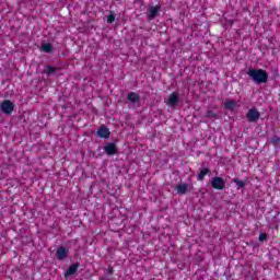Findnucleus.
<instances>
[{
	"label": "nucleus",
	"mask_w": 280,
	"mask_h": 280,
	"mask_svg": "<svg viewBox=\"0 0 280 280\" xmlns=\"http://www.w3.org/2000/svg\"><path fill=\"white\" fill-rule=\"evenodd\" d=\"M247 75L255 82V84H267L269 74L264 69H249Z\"/></svg>",
	"instance_id": "obj_1"
},
{
	"label": "nucleus",
	"mask_w": 280,
	"mask_h": 280,
	"mask_svg": "<svg viewBox=\"0 0 280 280\" xmlns=\"http://www.w3.org/2000/svg\"><path fill=\"white\" fill-rule=\"evenodd\" d=\"M212 189H217L218 191H222V189H226V180L222 177H212L211 179Z\"/></svg>",
	"instance_id": "obj_2"
},
{
	"label": "nucleus",
	"mask_w": 280,
	"mask_h": 280,
	"mask_svg": "<svg viewBox=\"0 0 280 280\" xmlns=\"http://www.w3.org/2000/svg\"><path fill=\"white\" fill-rule=\"evenodd\" d=\"M0 110L4 115H12V113H14V103H12L10 100L2 101L0 104Z\"/></svg>",
	"instance_id": "obj_3"
},
{
	"label": "nucleus",
	"mask_w": 280,
	"mask_h": 280,
	"mask_svg": "<svg viewBox=\"0 0 280 280\" xmlns=\"http://www.w3.org/2000/svg\"><path fill=\"white\" fill-rule=\"evenodd\" d=\"M259 117H261V114L255 107L250 108L246 114V118L249 124H255V121H259Z\"/></svg>",
	"instance_id": "obj_4"
},
{
	"label": "nucleus",
	"mask_w": 280,
	"mask_h": 280,
	"mask_svg": "<svg viewBox=\"0 0 280 280\" xmlns=\"http://www.w3.org/2000/svg\"><path fill=\"white\" fill-rule=\"evenodd\" d=\"M159 12H161V5L150 7L147 12L148 21H154L159 16Z\"/></svg>",
	"instance_id": "obj_5"
},
{
	"label": "nucleus",
	"mask_w": 280,
	"mask_h": 280,
	"mask_svg": "<svg viewBox=\"0 0 280 280\" xmlns=\"http://www.w3.org/2000/svg\"><path fill=\"white\" fill-rule=\"evenodd\" d=\"M178 102H180V96L177 92H173L168 95L166 104L167 106H171V108H176V106H178Z\"/></svg>",
	"instance_id": "obj_6"
},
{
	"label": "nucleus",
	"mask_w": 280,
	"mask_h": 280,
	"mask_svg": "<svg viewBox=\"0 0 280 280\" xmlns=\"http://www.w3.org/2000/svg\"><path fill=\"white\" fill-rule=\"evenodd\" d=\"M104 152L107 156H115V154H118L119 149H117V144L109 142L104 147Z\"/></svg>",
	"instance_id": "obj_7"
},
{
	"label": "nucleus",
	"mask_w": 280,
	"mask_h": 280,
	"mask_svg": "<svg viewBox=\"0 0 280 280\" xmlns=\"http://www.w3.org/2000/svg\"><path fill=\"white\" fill-rule=\"evenodd\" d=\"M69 256V249L65 246H60L57 248L56 257L59 261H65L67 257Z\"/></svg>",
	"instance_id": "obj_8"
},
{
	"label": "nucleus",
	"mask_w": 280,
	"mask_h": 280,
	"mask_svg": "<svg viewBox=\"0 0 280 280\" xmlns=\"http://www.w3.org/2000/svg\"><path fill=\"white\" fill-rule=\"evenodd\" d=\"M96 135L101 139H110V130L104 125L98 128Z\"/></svg>",
	"instance_id": "obj_9"
},
{
	"label": "nucleus",
	"mask_w": 280,
	"mask_h": 280,
	"mask_svg": "<svg viewBox=\"0 0 280 280\" xmlns=\"http://www.w3.org/2000/svg\"><path fill=\"white\" fill-rule=\"evenodd\" d=\"M175 191H177V194L179 196H185V194H187V191H189V184L183 183V184L176 185Z\"/></svg>",
	"instance_id": "obj_10"
},
{
	"label": "nucleus",
	"mask_w": 280,
	"mask_h": 280,
	"mask_svg": "<svg viewBox=\"0 0 280 280\" xmlns=\"http://www.w3.org/2000/svg\"><path fill=\"white\" fill-rule=\"evenodd\" d=\"M127 102H131V104H137L141 102V96L137 94V92H129L127 94Z\"/></svg>",
	"instance_id": "obj_11"
},
{
	"label": "nucleus",
	"mask_w": 280,
	"mask_h": 280,
	"mask_svg": "<svg viewBox=\"0 0 280 280\" xmlns=\"http://www.w3.org/2000/svg\"><path fill=\"white\" fill-rule=\"evenodd\" d=\"M78 268H80V264L79 262H74L72 264L68 269L67 271L65 272V277H71L73 276L74 273L78 272Z\"/></svg>",
	"instance_id": "obj_12"
},
{
	"label": "nucleus",
	"mask_w": 280,
	"mask_h": 280,
	"mask_svg": "<svg viewBox=\"0 0 280 280\" xmlns=\"http://www.w3.org/2000/svg\"><path fill=\"white\" fill-rule=\"evenodd\" d=\"M210 173H211V170H209V167L202 168V170L198 173V175H197V180H199V182L205 180V176H207V175L210 174Z\"/></svg>",
	"instance_id": "obj_13"
},
{
	"label": "nucleus",
	"mask_w": 280,
	"mask_h": 280,
	"mask_svg": "<svg viewBox=\"0 0 280 280\" xmlns=\"http://www.w3.org/2000/svg\"><path fill=\"white\" fill-rule=\"evenodd\" d=\"M235 106H237V103L235 101H233V100H226L224 102V108L226 110H234Z\"/></svg>",
	"instance_id": "obj_14"
},
{
	"label": "nucleus",
	"mask_w": 280,
	"mask_h": 280,
	"mask_svg": "<svg viewBox=\"0 0 280 280\" xmlns=\"http://www.w3.org/2000/svg\"><path fill=\"white\" fill-rule=\"evenodd\" d=\"M247 182H248V179L242 180L238 177L233 179V183H235V185H236V189H244V187H246Z\"/></svg>",
	"instance_id": "obj_15"
},
{
	"label": "nucleus",
	"mask_w": 280,
	"mask_h": 280,
	"mask_svg": "<svg viewBox=\"0 0 280 280\" xmlns=\"http://www.w3.org/2000/svg\"><path fill=\"white\" fill-rule=\"evenodd\" d=\"M42 49L45 54H51V51H54V46H51V44H44L42 45Z\"/></svg>",
	"instance_id": "obj_16"
},
{
	"label": "nucleus",
	"mask_w": 280,
	"mask_h": 280,
	"mask_svg": "<svg viewBox=\"0 0 280 280\" xmlns=\"http://www.w3.org/2000/svg\"><path fill=\"white\" fill-rule=\"evenodd\" d=\"M206 117H207L208 119H217L218 114H217L215 112L209 109V110L206 113Z\"/></svg>",
	"instance_id": "obj_17"
},
{
	"label": "nucleus",
	"mask_w": 280,
	"mask_h": 280,
	"mask_svg": "<svg viewBox=\"0 0 280 280\" xmlns=\"http://www.w3.org/2000/svg\"><path fill=\"white\" fill-rule=\"evenodd\" d=\"M45 72L47 73V75H51L56 73V68H54V66H47V69Z\"/></svg>",
	"instance_id": "obj_18"
},
{
	"label": "nucleus",
	"mask_w": 280,
	"mask_h": 280,
	"mask_svg": "<svg viewBox=\"0 0 280 280\" xmlns=\"http://www.w3.org/2000/svg\"><path fill=\"white\" fill-rule=\"evenodd\" d=\"M271 143H272V145H279V143H280V138H279V136H273V137L271 138Z\"/></svg>",
	"instance_id": "obj_19"
},
{
	"label": "nucleus",
	"mask_w": 280,
	"mask_h": 280,
	"mask_svg": "<svg viewBox=\"0 0 280 280\" xmlns=\"http://www.w3.org/2000/svg\"><path fill=\"white\" fill-rule=\"evenodd\" d=\"M258 240L259 242H266V240H268V234L266 233L259 234Z\"/></svg>",
	"instance_id": "obj_20"
},
{
	"label": "nucleus",
	"mask_w": 280,
	"mask_h": 280,
	"mask_svg": "<svg viewBox=\"0 0 280 280\" xmlns=\"http://www.w3.org/2000/svg\"><path fill=\"white\" fill-rule=\"evenodd\" d=\"M107 23H109V24L115 23V14H109L107 16Z\"/></svg>",
	"instance_id": "obj_21"
},
{
	"label": "nucleus",
	"mask_w": 280,
	"mask_h": 280,
	"mask_svg": "<svg viewBox=\"0 0 280 280\" xmlns=\"http://www.w3.org/2000/svg\"><path fill=\"white\" fill-rule=\"evenodd\" d=\"M113 272H115V269H113V267H110V268L108 269V275H113Z\"/></svg>",
	"instance_id": "obj_22"
}]
</instances>
